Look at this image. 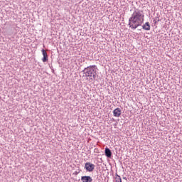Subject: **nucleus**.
<instances>
[{"mask_svg":"<svg viewBox=\"0 0 182 182\" xmlns=\"http://www.w3.org/2000/svg\"><path fill=\"white\" fill-rule=\"evenodd\" d=\"M142 29H144V31H150V23L149 22L145 23V24L142 26Z\"/></svg>","mask_w":182,"mask_h":182,"instance_id":"nucleus-8","label":"nucleus"},{"mask_svg":"<svg viewBox=\"0 0 182 182\" xmlns=\"http://www.w3.org/2000/svg\"><path fill=\"white\" fill-rule=\"evenodd\" d=\"M144 22V13L143 11L136 9L134 11L132 16L129 19V26L131 29H137L139 26H141Z\"/></svg>","mask_w":182,"mask_h":182,"instance_id":"nucleus-1","label":"nucleus"},{"mask_svg":"<svg viewBox=\"0 0 182 182\" xmlns=\"http://www.w3.org/2000/svg\"><path fill=\"white\" fill-rule=\"evenodd\" d=\"M154 22L155 23H157V21L154 20Z\"/></svg>","mask_w":182,"mask_h":182,"instance_id":"nucleus-11","label":"nucleus"},{"mask_svg":"<svg viewBox=\"0 0 182 182\" xmlns=\"http://www.w3.org/2000/svg\"><path fill=\"white\" fill-rule=\"evenodd\" d=\"M81 181L82 182H92L93 179L90 176H84L81 177Z\"/></svg>","mask_w":182,"mask_h":182,"instance_id":"nucleus-5","label":"nucleus"},{"mask_svg":"<svg viewBox=\"0 0 182 182\" xmlns=\"http://www.w3.org/2000/svg\"><path fill=\"white\" fill-rule=\"evenodd\" d=\"M115 182H122V178L120 176H117V177H115Z\"/></svg>","mask_w":182,"mask_h":182,"instance_id":"nucleus-9","label":"nucleus"},{"mask_svg":"<svg viewBox=\"0 0 182 182\" xmlns=\"http://www.w3.org/2000/svg\"><path fill=\"white\" fill-rule=\"evenodd\" d=\"M117 176H119V175H117V173H116V177H117Z\"/></svg>","mask_w":182,"mask_h":182,"instance_id":"nucleus-12","label":"nucleus"},{"mask_svg":"<svg viewBox=\"0 0 182 182\" xmlns=\"http://www.w3.org/2000/svg\"><path fill=\"white\" fill-rule=\"evenodd\" d=\"M113 114L114 117H120V116L122 115V109H120V108H116L113 111Z\"/></svg>","mask_w":182,"mask_h":182,"instance_id":"nucleus-4","label":"nucleus"},{"mask_svg":"<svg viewBox=\"0 0 182 182\" xmlns=\"http://www.w3.org/2000/svg\"><path fill=\"white\" fill-rule=\"evenodd\" d=\"M95 164L90 163V162H87L85 164V170H86V171H88V173H92V171H93V170H95Z\"/></svg>","mask_w":182,"mask_h":182,"instance_id":"nucleus-3","label":"nucleus"},{"mask_svg":"<svg viewBox=\"0 0 182 182\" xmlns=\"http://www.w3.org/2000/svg\"><path fill=\"white\" fill-rule=\"evenodd\" d=\"M79 173H80V171H75L73 174H75V176H77V174H79Z\"/></svg>","mask_w":182,"mask_h":182,"instance_id":"nucleus-10","label":"nucleus"},{"mask_svg":"<svg viewBox=\"0 0 182 182\" xmlns=\"http://www.w3.org/2000/svg\"><path fill=\"white\" fill-rule=\"evenodd\" d=\"M42 53H43V59H42V61L43 62H48V53H46V50H45V49H43L41 50Z\"/></svg>","mask_w":182,"mask_h":182,"instance_id":"nucleus-7","label":"nucleus"},{"mask_svg":"<svg viewBox=\"0 0 182 182\" xmlns=\"http://www.w3.org/2000/svg\"><path fill=\"white\" fill-rule=\"evenodd\" d=\"M105 154L107 159H111L112 158V151L109 148H105Z\"/></svg>","mask_w":182,"mask_h":182,"instance_id":"nucleus-6","label":"nucleus"},{"mask_svg":"<svg viewBox=\"0 0 182 182\" xmlns=\"http://www.w3.org/2000/svg\"><path fill=\"white\" fill-rule=\"evenodd\" d=\"M96 65H90L85 68L82 72L83 73V77H92L90 80H96L97 74L96 73Z\"/></svg>","mask_w":182,"mask_h":182,"instance_id":"nucleus-2","label":"nucleus"}]
</instances>
